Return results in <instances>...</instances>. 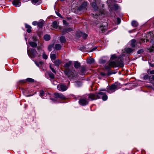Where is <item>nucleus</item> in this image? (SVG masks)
Returning a JSON list of instances; mask_svg holds the SVG:
<instances>
[{"instance_id": "nucleus-1", "label": "nucleus", "mask_w": 154, "mask_h": 154, "mask_svg": "<svg viewBox=\"0 0 154 154\" xmlns=\"http://www.w3.org/2000/svg\"><path fill=\"white\" fill-rule=\"evenodd\" d=\"M123 56H116V54H112L109 60L107 62V65L104 67H123L124 66Z\"/></svg>"}, {"instance_id": "nucleus-2", "label": "nucleus", "mask_w": 154, "mask_h": 154, "mask_svg": "<svg viewBox=\"0 0 154 154\" xmlns=\"http://www.w3.org/2000/svg\"><path fill=\"white\" fill-rule=\"evenodd\" d=\"M64 72L70 80L75 79L77 77V72L75 71L73 68H66Z\"/></svg>"}, {"instance_id": "nucleus-3", "label": "nucleus", "mask_w": 154, "mask_h": 154, "mask_svg": "<svg viewBox=\"0 0 154 154\" xmlns=\"http://www.w3.org/2000/svg\"><path fill=\"white\" fill-rule=\"evenodd\" d=\"M91 6L94 11V13L91 14L92 17L94 19H99L100 16L103 14V12L100 10H98L97 3H92Z\"/></svg>"}, {"instance_id": "nucleus-4", "label": "nucleus", "mask_w": 154, "mask_h": 154, "mask_svg": "<svg viewBox=\"0 0 154 154\" xmlns=\"http://www.w3.org/2000/svg\"><path fill=\"white\" fill-rule=\"evenodd\" d=\"M118 84L115 83L107 87L106 91L109 93H112L118 89Z\"/></svg>"}, {"instance_id": "nucleus-5", "label": "nucleus", "mask_w": 154, "mask_h": 154, "mask_svg": "<svg viewBox=\"0 0 154 154\" xmlns=\"http://www.w3.org/2000/svg\"><path fill=\"white\" fill-rule=\"evenodd\" d=\"M27 53L28 56L32 59V60L38 54L36 50L34 48H32L30 50L27 49Z\"/></svg>"}, {"instance_id": "nucleus-6", "label": "nucleus", "mask_w": 154, "mask_h": 154, "mask_svg": "<svg viewBox=\"0 0 154 154\" xmlns=\"http://www.w3.org/2000/svg\"><path fill=\"white\" fill-rule=\"evenodd\" d=\"M88 98L90 99L91 100H96L100 98V96H99V93L95 94H88Z\"/></svg>"}, {"instance_id": "nucleus-7", "label": "nucleus", "mask_w": 154, "mask_h": 154, "mask_svg": "<svg viewBox=\"0 0 154 154\" xmlns=\"http://www.w3.org/2000/svg\"><path fill=\"white\" fill-rule=\"evenodd\" d=\"M88 100L85 98L81 99L79 101V104L83 106H85L88 104Z\"/></svg>"}, {"instance_id": "nucleus-8", "label": "nucleus", "mask_w": 154, "mask_h": 154, "mask_svg": "<svg viewBox=\"0 0 154 154\" xmlns=\"http://www.w3.org/2000/svg\"><path fill=\"white\" fill-rule=\"evenodd\" d=\"M57 88L60 91H66L67 89L68 88L65 85L60 84L57 85Z\"/></svg>"}, {"instance_id": "nucleus-9", "label": "nucleus", "mask_w": 154, "mask_h": 154, "mask_svg": "<svg viewBox=\"0 0 154 154\" xmlns=\"http://www.w3.org/2000/svg\"><path fill=\"white\" fill-rule=\"evenodd\" d=\"M73 29L71 27H67L63 28L62 31V35H65L67 33L73 31Z\"/></svg>"}, {"instance_id": "nucleus-10", "label": "nucleus", "mask_w": 154, "mask_h": 154, "mask_svg": "<svg viewBox=\"0 0 154 154\" xmlns=\"http://www.w3.org/2000/svg\"><path fill=\"white\" fill-rule=\"evenodd\" d=\"M54 97L56 98H60L62 100H65L66 97L62 94L58 93H56L54 94Z\"/></svg>"}, {"instance_id": "nucleus-11", "label": "nucleus", "mask_w": 154, "mask_h": 154, "mask_svg": "<svg viewBox=\"0 0 154 154\" xmlns=\"http://www.w3.org/2000/svg\"><path fill=\"white\" fill-rule=\"evenodd\" d=\"M12 4L14 6L16 7H18L21 6V3L20 0H13Z\"/></svg>"}, {"instance_id": "nucleus-12", "label": "nucleus", "mask_w": 154, "mask_h": 154, "mask_svg": "<svg viewBox=\"0 0 154 154\" xmlns=\"http://www.w3.org/2000/svg\"><path fill=\"white\" fill-rule=\"evenodd\" d=\"M116 72H114L112 71H108L107 72H100V74L103 76H108L112 74H115Z\"/></svg>"}, {"instance_id": "nucleus-13", "label": "nucleus", "mask_w": 154, "mask_h": 154, "mask_svg": "<svg viewBox=\"0 0 154 154\" xmlns=\"http://www.w3.org/2000/svg\"><path fill=\"white\" fill-rule=\"evenodd\" d=\"M99 94L100 96V98H102L103 100L105 101L107 100L108 97L106 93L100 92H99Z\"/></svg>"}, {"instance_id": "nucleus-14", "label": "nucleus", "mask_w": 154, "mask_h": 154, "mask_svg": "<svg viewBox=\"0 0 154 154\" xmlns=\"http://www.w3.org/2000/svg\"><path fill=\"white\" fill-rule=\"evenodd\" d=\"M45 24V21L42 19H40V20L38 22V26L39 29H42Z\"/></svg>"}, {"instance_id": "nucleus-15", "label": "nucleus", "mask_w": 154, "mask_h": 154, "mask_svg": "<svg viewBox=\"0 0 154 154\" xmlns=\"http://www.w3.org/2000/svg\"><path fill=\"white\" fill-rule=\"evenodd\" d=\"M107 24L106 25H104L103 24L101 25L100 26V28L102 33L106 32L107 29Z\"/></svg>"}, {"instance_id": "nucleus-16", "label": "nucleus", "mask_w": 154, "mask_h": 154, "mask_svg": "<svg viewBox=\"0 0 154 154\" xmlns=\"http://www.w3.org/2000/svg\"><path fill=\"white\" fill-rule=\"evenodd\" d=\"M25 28L27 29L26 30V32L29 33H30L32 31V27L29 25H28V24L26 23H25L24 24Z\"/></svg>"}, {"instance_id": "nucleus-17", "label": "nucleus", "mask_w": 154, "mask_h": 154, "mask_svg": "<svg viewBox=\"0 0 154 154\" xmlns=\"http://www.w3.org/2000/svg\"><path fill=\"white\" fill-rule=\"evenodd\" d=\"M94 59L92 57H90L86 60L87 63L89 64H91L94 63Z\"/></svg>"}, {"instance_id": "nucleus-18", "label": "nucleus", "mask_w": 154, "mask_h": 154, "mask_svg": "<svg viewBox=\"0 0 154 154\" xmlns=\"http://www.w3.org/2000/svg\"><path fill=\"white\" fill-rule=\"evenodd\" d=\"M53 62L54 63L55 66L57 67H59L60 65L62 63V60L59 59L55 60Z\"/></svg>"}, {"instance_id": "nucleus-19", "label": "nucleus", "mask_w": 154, "mask_h": 154, "mask_svg": "<svg viewBox=\"0 0 154 154\" xmlns=\"http://www.w3.org/2000/svg\"><path fill=\"white\" fill-rule=\"evenodd\" d=\"M73 62L74 67H85V66H81V63L78 61H74Z\"/></svg>"}, {"instance_id": "nucleus-20", "label": "nucleus", "mask_w": 154, "mask_h": 154, "mask_svg": "<svg viewBox=\"0 0 154 154\" xmlns=\"http://www.w3.org/2000/svg\"><path fill=\"white\" fill-rule=\"evenodd\" d=\"M45 75H49L50 78L52 79H54V74L52 73L51 72L49 71H48L45 73Z\"/></svg>"}, {"instance_id": "nucleus-21", "label": "nucleus", "mask_w": 154, "mask_h": 154, "mask_svg": "<svg viewBox=\"0 0 154 154\" xmlns=\"http://www.w3.org/2000/svg\"><path fill=\"white\" fill-rule=\"evenodd\" d=\"M72 66V61H69L68 62L66 63L64 66L63 67H69L70 66H72V67H73Z\"/></svg>"}, {"instance_id": "nucleus-22", "label": "nucleus", "mask_w": 154, "mask_h": 154, "mask_svg": "<svg viewBox=\"0 0 154 154\" xmlns=\"http://www.w3.org/2000/svg\"><path fill=\"white\" fill-rule=\"evenodd\" d=\"M29 43V45L33 48H36L37 47V45L35 42L33 41H30Z\"/></svg>"}, {"instance_id": "nucleus-23", "label": "nucleus", "mask_w": 154, "mask_h": 154, "mask_svg": "<svg viewBox=\"0 0 154 154\" xmlns=\"http://www.w3.org/2000/svg\"><path fill=\"white\" fill-rule=\"evenodd\" d=\"M134 49H133L132 48H126L125 49V51L126 53L129 54L131 53L132 52H134Z\"/></svg>"}, {"instance_id": "nucleus-24", "label": "nucleus", "mask_w": 154, "mask_h": 154, "mask_svg": "<svg viewBox=\"0 0 154 154\" xmlns=\"http://www.w3.org/2000/svg\"><path fill=\"white\" fill-rule=\"evenodd\" d=\"M59 40L61 43H64L66 41L65 36H61L60 37Z\"/></svg>"}, {"instance_id": "nucleus-25", "label": "nucleus", "mask_w": 154, "mask_h": 154, "mask_svg": "<svg viewBox=\"0 0 154 154\" xmlns=\"http://www.w3.org/2000/svg\"><path fill=\"white\" fill-rule=\"evenodd\" d=\"M33 61L35 62L36 65L38 67L40 65H41V67H42V65H43L44 64V62L42 61H40L38 62L36 61H35L34 60Z\"/></svg>"}, {"instance_id": "nucleus-26", "label": "nucleus", "mask_w": 154, "mask_h": 154, "mask_svg": "<svg viewBox=\"0 0 154 154\" xmlns=\"http://www.w3.org/2000/svg\"><path fill=\"white\" fill-rule=\"evenodd\" d=\"M40 1L41 0H31L32 3L35 5H39L41 3Z\"/></svg>"}, {"instance_id": "nucleus-27", "label": "nucleus", "mask_w": 154, "mask_h": 154, "mask_svg": "<svg viewBox=\"0 0 154 154\" xmlns=\"http://www.w3.org/2000/svg\"><path fill=\"white\" fill-rule=\"evenodd\" d=\"M131 25L133 27H136L138 25V22L136 20H133L131 21Z\"/></svg>"}, {"instance_id": "nucleus-28", "label": "nucleus", "mask_w": 154, "mask_h": 154, "mask_svg": "<svg viewBox=\"0 0 154 154\" xmlns=\"http://www.w3.org/2000/svg\"><path fill=\"white\" fill-rule=\"evenodd\" d=\"M82 31H77L75 33V36L78 38H79L82 36Z\"/></svg>"}, {"instance_id": "nucleus-29", "label": "nucleus", "mask_w": 154, "mask_h": 154, "mask_svg": "<svg viewBox=\"0 0 154 154\" xmlns=\"http://www.w3.org/2000/svg\"><path fill=\"white\" fill-rule=\"evenodd\" d=\"M62 46L59 44H56L54 47V48L57 50H60L61 49Z\"/></svg>"}, {"instance_id": "nucleus-30", "label": "nucleus", "mask_w": 154, "mask_h": 154, "mask_svg": "<svg viewBox=\"0 0 154 154\" xmlns=\"http://www.w3.org/2000/svg\"><path fill=\"white\" fill-rule=\"evenodd\" d=\"M44 39L46 41H48L51 39V36L48 34H45L43 37Z\"/></svg>"}, {"instance_id": "nucleus-31", "label": "nucleus", "mask_w": 154, "mask_h": 154, "mask_svg": "<svg viewBox=\"0 0 154 154\" xmlns=\"http://www.w3.org/2000/svg\"><path fill=\"white\" fill-rule=\"evenodd\" d=\"M107 62L106 60L104 59L103 58H100L99 60V63L101 64H104Z\"/></svg>"}, {"instance_id": "nucleus-32", "label": "nucleus", "mask_w": 154, "mask_h": 154, "mask_svg": "<svg viewBox=\"0 0 154 154\" xmlns=\"http://www.w3.org/2000/svg\"><path fill=\"white\" fill-rule=\"evenodd\" d=\"M149 36H150V37H153V33L152 32H149L147 35H146V42H147L149 41V40L147 38V37Z\"/></svg>"}, {"instance_id": "nucleus-33", "label": "nucleus", "mask_w": 154, "mask_h": 154, "mask_svg": "<svg viewBox=\"0 0 154 154\" xmlns=\"http://www.w3.org/2000/svg\"><path fill=\"white\" fill-rule=\"evenodd\" d=\"M131 46L132 48H134L135 46L136 40L135 39H132L131 40Z\"/></svg>"}, {"instance_id": "nucleus-34", "label": "nucleus", "mask_w": 154, "mask_h": 154, "mask_svg": "<svg viewBox=\"0 0 154 154\" xmlns=\"http://www.w3.org/2000/svg\"><path fill=\"white\" fill-rule=\"evenodd\" d=\"M52 26L55 29H57L58 28L57 23V21H54L53 22Z\"/></svg>"}, {"instance_id": "nucleus-35", "label": "nucleus", "mask_w": 154, "mask_h": 154, "mask_svg": "<svg viewBox=\"0 0 154 154\" xmlns=\"http://www.w3.org/2000/svg\"><path fill=\"white\" fill-rule=\"evenodd\" d=\"M88 35L85 33L82 32V36L83 39H86L88 37Z\"/></svg>"}, {"instance_id": "nucleus-36", "label": "nucleus", "mask_w": 154, "mask_h": 154, "mask_svg": "<svg viewBox=\"0 0 154 154\" xmlns=\"http://www.w3.org/2000/svg\"><path fill=\"white\" fill-rule=\"evenodd\" d=\"M51 58L52 62L55 60L56 57V55L55 54H51Z\"/></svg>"}, {"instance_id": "nucleus-37", "label": "nucleus", "mask_w": 154, "mask_h": 154, "mask_svg": "<svg viewBox=\"0 0 154 154\" xmlns=\"http://www.w3.org/2000/svg\"><path fill=\"white\" fill-rule=\"evenodd\" d=\"M119 8V6L117 4H115L113 5V9L114 11H116L118 10Z\"/></svg>"}, {"instance_id": "nucleus-38", "label": "nucleus", "mask_w": 154, "mask_h": 154, "mask_svg": "<svg viewBox=\"0 0 154 154\" xmlns=\"http://www.w3.org/2000/svg\"><path fill=\"white\" fill-rule=\"evenodd\" d=\"M79 69H81L80 70V71L79 72V73L81 75H83L85 74V70L84 68H79Z\"/></svg>"}, {"instance_id": "nucleus-39", "label": "nucleus", "mask_w": 154, "mask_h": 154, "mask_svg": "<svg viewBox=\"0 0 154 154\" xmlns=\"http://www.w3.org/2000/svg\"><path fill=\"white\" fill-rule=\"evenodd\" d=\"M85 9L81 5L79 6L77 8V10L79 11H81Z\"/></svg>"}, {"instance_id": "nucleus-40", "label": "nucleus", "mask_w": 154, "mask_h": 154, "mask_svg": "<svg viewBox=\"0 0 154 154\" xmlns=\"http://www.w3.org/2000/svg\"><path fill=\"white\" fill-rule=\"evenodd\" d=\"M54 44L49 45L48 47V51H51L52 49V48L54 47Z\"/></svg>"}, {"instance_id": "nucleus-41", "label": "nucleus", "mask_w": 154, "mask_h": 154, "mask_svg": "<svg viewBox=\"0 0 154 154\" xmlns=\"http://www.w3.org/2000/svg\"><path fill=\"white\" fill-rule=\"evenodd\" d=\"M87 3V1L83 2L81 4V5L86 9L88 5Z\"/></svg>"}, {"instance_id": "nucleus-42", "label": "nucleus", "mask_w": 154, "mask_h": 154, "mask_svg": "<svg viewBox=\"0 0 154 154\" xmlns=\"http://www.w3.org/2000/svg\"><path fill=\"white\" fill-rule=\"evenodd\" d=\"M143 79L144 80H146L148 79H150V77L148 75L146 74H144L143 75Z\"/></svg>"}, {"instance_id": "nucleus-43", "label": "nucleus", "mask_w": 154, "mask_h": 154, "mask_svg": "<svg viewBox=\"0 0 154 154\" xmlns=\"http://www.w3.org/2000/svg\"><path fill=\"white\" fill-rule=\"evenodd\" d=\"M144 52V50L143 49H141L138 50L137 52V54H140L143 53Z\"/></svg>"}, {"instance_id": "nucleus-44", "label": "nucleus", "mask_w": 154, "mask_h": 154, "mask_svg": "<svg viewBox=\"0 0 154 154\" xmlns=\"http://www.w3.org/2000/svg\"><path fill=\"white\" fill-rule=\"evenodd\" d=\"M42 57L43 59L45 60L47 59L48 58V56L45 54L44 52H43L42 54Z\"/></svg>"}, {"instance_id": "nucleus-45", "label": "nucleus", "mask_w": 154, "mask_h": 154, "mask_svg": "<svg viewBox=\"0 0 154 154\" xmlns=\"http://www.w3.org/2000/svg\"><path fill=\"white\" fill-rule=\"evenodd\" d=\"M32 39L33 41V42H36L38 40V37L36 36H33Z\"/></svg>"}, {"instance_id": "nucleus-46", "label": "nucleus", "mask_w": 154, "mask_h": 154, "mask_svg": "<svg viewBox=\"0 0 154 154\" xmlns=\"http://www.w3.org/2000/svg\"><path fill=\"white\" fill-rule=\"evenodd\" d=\"M26 80L29 82H34V80L30 78H27Z\"/></svg>"}, {"instance_id": "nucleus-47", "label": "nucleus", "mask_w": 154, "mask_h": 154, "mask_svg": "<svg viewBox=\"0 0 154 154\" xmlns=\"http://www.w3.org/2000/svg\"><path fill=\"white\" fill-rule=\"evenodd\" d=\"M44 92L43 91H40V95L41 97H43L44 95Z\"/></svg>"}, {"instance_id": "nucleus-48", "label": "nucleus", "mask_w": 154, "mask_h": 154, "mask_svg": "<svg viewBox=\"0 0 154 154\" xmlns=\"http://www.w3.org/2000/svg\"><path fill=\"white\" fill-rule=\"evenodd\" d=\"M55 13L60 18H63V17L61 16V14L57 11H55Z\"/></svg>"}, {"instance_id": "nucleus-49", "label": "nucleus", "mask_w": 154, "mask_h": 154, "mask_svg": "<svg viewBox=\"0 0 154 154\" xmlns=\"http://www.w3.org/2000/svg\"><path fill=\"white\" fill-rule=\"evenodd\" d=\"M149 51L150 52H153L154 51V45L149 48Z\"/></svg>"}, {"instance_id": "nucleus-50", "label": "nucleus", "mask_w": 154, "mask_h": 154, "mask_svg": "<svg viewBox=\"0 0 154 154\" xmlns=\"http://www.w3.org/2000/svg\"><path fill=\"white\" fill-rule=\"evenodd\" d=\"M37 47V50L39 52H41V51L43 50L42 49V48L40 46H38Z\"/></svg>"}, {"instance_id": "nucleus-51", "label": "nucleus", "mask_w": 154, "mask_h": 154, "mask_svg": "<svg viewBox=\"0 0 154 154\" xmlns=\"http://www.w3.org/2000/svg\"><path fill=\"white\" fill-rule=\"evenodd\" d=\"M117 24L118 25L121 22V20L120 18L119 17H117Z\"/></svg>"}, {"instance_id": "nucleus-52", "label": "nucleus", "mask_w": 154, "mask_h": 154, "mask_svg": "<svg viewBox=\"0 0 154 154\" xmlns=\"http://www.w3.org/2000/svg\"><path fill=\"white\" fill-rule=\"evenodd\" d=\"M38 22L37 21H35L32 22V24L35 26L38 25Z\"/></svg>"}, {"instance_id": "nucleus-53", "label": "nucleus", "mask_w": 154, "mask_h": 154, "mask_svg": "<svg viewBox=\"0 0 154 154\" xmlns=\"http://www.w3.org/2000/svg\"><path fill=\"white\" fill-rule=\"evenodd\" d=\"M63 24L66 26H68V23L65 20H63Z\"/></svg>"}, {"instance_id": "nucleus-54", "label": "nucleus", "mask_w": 154, "mask_h": 154, "mask_svg": "<svg viewBox=\"0 0 154 154\" xmlns=\"http://www.w3.org/2000/svg\"><path fill=\"white\" fill-rule=\"evenodd\" d=\"M85 48L86 47H85V46H82L80 47V50L81 51L84 52L85 51L84 50L85 49Z\"/></svg>"}, {"instance_id": "nucleus-55", "label": "nucleus", "mask_w": 154, "mask_h": 154, "mask_svg": "<svg viewBox=\"0 0 154 154\" xmlns=\"http://www.w3.org/2000/svg\"><path fill=\"white\" fill-rule=\"evenodd\" d=\"M97 47L95 46L92 49H91V50L89 51L88 52H92V51L95 50H96L97 49Z\"/></svg>"}, {"instance_id": "nucleus-56", "label": "nucleus", "mask_w": 154, "mask_h": 154, "mask_svg": "<svg viewBox=\"0 0 154 154\" xmlns=\"http://www.w3.org/2000/svg\"><path fill=\"white\" fill-rule=\"evenodd\" d=\"M147 72L148 73H149L150 74H154V70L149 71V70L147 71Z\"/></svg>"}, {"instance_id": "nucleus-57", "label": "nucleus", "mask_w": 154, "mask_h": 154, "mask_svg": "<svg viewBox=\"0 0 154 154\" xmlns=\"http://www.w3.org/2000/svg\"><path fill=\"white\" fill-rule=\"evenodd\" d=\"M140 40L141 41V42L140 41L139 42V43L141 44V43H144L145 42V39L144 38H141L140 39Z\"/></svg>"}, {"instance_id": "nucleus-58", "label": "nucleus", "mask_w": 154, "mask_h": 154, "mask_svg": "<svg viewBox=\"0 0 154 154\" xmlns=\"http://www.w3.org/2000/svg\"><path fill=\"white\" fill-rule=\"evenodd\" d=\"M51 71L55 74H56V71L54 68H50Z\"/></svg>"}, {"instance_id": "nucleus-59", "label": "nucleus", "mask_w": 154, "mask_h": 154, "mask_svg": "<svg viewBox=\"0 0 154 154\" xmlns=\"http://www.w3.org/2000/svg\"><path fill=\"white\" fill-rule=\"evenodd\" d=\"M150 42H152L153 45H154V39H151L150 41Z\"/></svg>"}, {"instance_id": "nucleus-60", "label": "nucleus", "mask_w": 154, "mask_h": 154, "mask_svg": "<svg viewBox=\"0 0 154 154\" xmlns=\"http://www.w3.org/2000/svg\"><path fill=\"white\" fill-rule=\"evenodd\" d=\"M100 91H106V90L105 89H101L100 90Z\"/></svg>"}, {"instance_id": "nucleus-61", "label": "nucleus", "mask_w": 154, "mask_h": 154, "mask_svg": "<svg viewBox=\"0 0 154 154\" xmlns=\"http://www.w3.org/2000/svg\"><path fill=\"white\" fill-rule=\"evenodd\" d=\"M67 19H68V20H71L72 19V18L71 17H66Z\"/></svg>"}, {"instance_id": "nucleus-62", "label": "nucleus", "mask_w": 154, "mask_h": 154, "mask_svg": "<svg viewBox=\"0 0 154 154\" xmlns=\"http://www.w3.org/2000/svg\"><path fill=\"white\" fill-rule=\"evenodd\" d=\"M63 27L62 26H59V29L60 30L63 29Z\"/></svg>"}, {"instance_id": "nucleus-63", "label": "nucleus", "mask_w": 154, "mask_h": 154, "mask_svg": "<svg viewBox=\"0 0 154 154\" xmlns=\"http://www.w3.org/2000/svg\"><path fill=\"white\" fill-rule=\"evenodd\" d=\"M151 79H152V80H154V75H153L151 78Z\"/></svg>"}, {"instance_id": "nucleus-64", "label": "nucleus", "mask_w": 154, "mask_h": 154, "mask_svg": "<svg viewBox=\"0 0 154 154\" xmlns=\"http://www.w3.org/2000/svg\"><path fill=\"white\" fill-rule=\"evenodd\" d=\"M150 63V66L151 67H153L154 66V65H153V64H151V63Z\"/></svg>"}]
</instances>
